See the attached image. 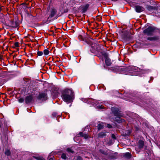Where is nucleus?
Instances as JSON below:
<instances>
[{
	"label": "nucleus",
	"mask_w": 160,
	"mask_h": 160,
	"mask_svg": "<svg viewBox=\"0 0 160 160\" xmlns=\"http://www.w3.org/2000/svg\"><path fill=\"white\" fill-rule=\"evenodd\" d=\"M91 52H92V53H94V51H91Z\"/></svg>",
	"instance_id": "41"
},
{
	"label": "nucleus",
	"mask_w": 160,
	"mask_h": 160,
	"mask_svg": "<svg viewBox=\"0 0 160 160\" xmlns=\"http://www.w3.org/2000/svg\"><path fill=\"white\" fill-rule=\"evenodd\" d=\"M107 127L108 128H112V126L110 125V124H108L107 125Z\"/></svg>",
	"instance_id": "34"
},
{
	"label": "nucleus",
	"mask_w": 160,
	"mask_h": 160,
	"mask_svg": "<svg viewBox=\"0 0 160 160\" xmlns=\"http://www.w3.org/2000/svg\"><path fill=\"white\" fill-rule=\"evenodd\" d=\"M87 101L86 102H87L88 103H91V100L90 98L87 99H86Z\"/></svg>",
	"instance_id": "26"
},
{
	"label": "nucleus",
	"mask_w": 160,
	"mask_h": 160,
	"mask_svg": "<svg viewBox=\"0 0 160 160\" xmlns=\"http://www.w3.org/2000/svg\"><path fill=\"white\" fill-rule=\"evenodd\" d=\"M153 79V78H152V77L151 78V79Z\"/></svg>",
	"instance_id": "42"
},
{
	"label": "nucleus",
	"mask_w": 160,
	"mask_h": 160,
	"mask_svg": "<svg viewBox=\"0 0 160 160\" xmlns=\"http://www.w3.org/2000/svg\"><path fill=\"white\" fill-rule=\"evenodd\" d=\"M102 54L106 58H108V55L107 53L104 52H101Z\"/></svg>",
	"instance_id": "20"
},
{
	"label": "nucleus",
	"mask_w": 160,
	"mask_h": 160,
	"mask_svg": "<svg viewBox=\"0 0 160 160\" xmlns=\"http://www.w3.org/2000/svg\"><path fill=\"white\" fill-rule=\"evenodd\" d=\"M52 115L54 117H56L57 116V114L56 113L54 112L52 113Z\"/></svg>",
	"instance_id": "33"
},
{
	"label": "nucleus",
	"mask_w": 160,
	"mask_h": 160,
	"mask_svg": "<svg viewBox=\"0 0 160 160\" xmlns=\"http://www.w3.org/2000/svg\"><path fill=\"white\" fill-rule=\"evenodd\" d=\"M112 137L114 139H116V137L115 135L114 134H112Z\"/></svg>",
	"instance_id": "31"
},
{
	"label": "nucleus",
	"mask_w": 160,
	"mask_h": 160,
	"mask_svg": "<svg viewBox=\"0 0 160 160\" xmlns=\"http://www.w3.org/2000/svg\"><path fill=\"white\" fill-rule=\"evenodd\" d=\"M1 10H2L1 8L0 7V12L1 11Z\"/></svg>",
	"instance_id": "39"
},
{
	"label": "nucleus",
	"mask_w": 160,
	"mask_h": 160,
	"mask_svg": "<svg viewBox=\"0 0 160 160\" xmlns=\"http://www.w3.org/2000/svg\"><path fill=\"white\" fill-rule=\"evenodd\" d=\"M104 107L102 105H101V106L99 107V108L100 109H103V108Z\"/></svg>",
	"instance_id": "35"
},
{
	"label": "nucleus",
	"mask_w": 160,
	"mask_h": 160,
	"mask_svg": "<svg viewBox=\"0 0 160 160\" xmlns=\"http://www.w3.org/2000/svg\"><path fill=\"white\" fill-rule=\"evenodd\" d=\"M82 37V36L81 35H79L78 36V37Z\"/></svg>",
	"instance_id": "40"
},
{
	"label": "nucleus",
	"mask_w": 160,
	"mask_h": 160,
	"mask_svg": "<svg viewBox=\"0 0 160 160\" xmlns=\"http://www.w3.org/2000/svg\"><path fill=\"white\" fill-rule=\"evenodd\" d=\"M144 8L141 6L137 5L135 7V10L136 12H140L144 10Z\"/></svg>",
	"instance_id": "9"
},
{
	"label": "nucleus",
	"mask_w": 160,
	"mask_h": 160,
	"mask_svg": "<svg viewBox=\"0 0 160 160\" xmlns=\"http://www.w3.org/2000/svg\"><path fill=\"white\" fill-rule=\"evenodd\" d=\"M147 39L149 41H158L159 39V37L158 36H154L153 37H148Z\"/></svg>",
	"instance_id": "10"
},
{
	"label": "nucleus",
	"mask_w": 160,
	"mask_h": 160,
	"mask_svg": "<svg viewBox=\"0 0 160 160\" xmlns=\"http://www.w3.org/2000/svg\"><path fill=\"white\" fill-rule=\"evenodd\" d=\"M57 11L54 8H51L50 11V14L48 19H49V18L53 17L57 13Z\"/></svg>",
	"instance_id": "7"
},
{
	"label": "nucleus",
	"mask_w": 160,
	"mask_h": 160,
	"mask_svg": "<svg viewBox=\"0 0 160 160\" xmlns=\"http://www.w3.org/2000/svg\"><path fill=\"white\" fill-rule=\"evenodd\" d=\"M98 129L99 130L102 129L104 127V125L103 123H99L98 126Z\"/></svg>",
	"instance_id": "13"
},
{
	"label": "nucleus",
	"mask_w": 160,
	"mask_h": 160,
	"mask_svg": "<svg viewBox=\"0 0 160 160\" xmlns=\"http://www.w3.org/2000/svg\"><path fill=\"white\" fill-rule=\"evenodd\" d=\"M125 156L128 158H130L131 157V154L129 152H127L125 154Z\"/></svg>",
	"instance_id": "21"
},
{
	"label": "nucleus",
	"mask_w": 160,
	"mask_h": 160,
	"mask_svg": "<svg viewBox=\"0 0 160 160\" xmlns=\"http://www.w3.org/2000/svg\"><path fill=\"white\" fill-rule=\"evenodd\" d=\"M47 94L45 93H40L38 97V99L39 100H45L47 99Z\"/></svg>",
	"instance_id": "6"
},
{
	"label": "nucleus",
	"mask_w": 160,
	"mask_h": 160,
	"mask_svg": "<svg viewBox=\"0 0 160 160\" xmlns=\"http://www.w3.org/2000/svg\"><path fill=\"white\" fill-rule=\"evenodd\" d=\"M83 137H84L85 139H87L88 138V136L86 134H84Z\"/></svg>",
	"instance_id": "30"
},
{
	"label": "nucleus",
	"mask_w": 160,
	"mask_h": 160,
	"mask_svg": "<svg viewBox=\"0 0 160 160\" xmlns=\"http://www.w3.org/2000/svg\"><path fill=\"white\" fill-rule=\"evenodd\" d=\"M89 5L88 4H86L84 7L83 8V10L84 11H86L87 10L88 8L89 7Z\"/></svg>",
	"instance_id": "18"
},
{
	"label": "nucleus",
	"mask_w": 160,
	"mask_h": 160,
	"mask_svg": "<svg viewBox=\"0 0 160 160\" xmlns=\"http://www.w3.org/2000/svg\"><path fill=\"white\" fill-rule=\"evenodd\" d=\"M33 99V97L32 95H30L26 97L25 99V102L26 104H28L31 102Z\"/></svg>",
	"instance_id": "8"
},
{
	"label": "nucleus",
	"mask_w": 160,
	"mask_h": 160,
	"mask_svg": "<svg viewBox=\"0 0 160 160\" xmlns=\"http://www.w3.org/2000/svg\"><path fill=\"white\" fill-rule=\"evenodd\" d=\"M33 158L38 160H44V158L41 156H34Z\"/></svg>",
	"instance_id": "14"
},
{
	"label": "nucleus",
	"mask_w": 160,
	"mask_h": 160,
	"mask_svg": "<svg viewBox=\"0 0 160 160\" xmlns=\"http://www.w3.org/2000/svg\"><path fill=\"white\" fill-rule=\"evenodd\" d=\"M79 134L80 136L82 137H83L84 136V133H83L82 132H80L79 133Z\"/></svg>",
	"instance_id": "29"
},
{
	"label": "nucleus",
	"mask_w": 160,
	"mask_h": 160,
	"mask_svg": "<svg viewBox=\"0 0 160 160\" xmlns=\"http://www.w3.org/2000/svg\"><path fill=\"white\" fill-rule=\"evenodd\" d=\"M152 8H153L151 6H149L148 7V9L149 10L151 9H152Z\"/></svg>",
	"instance_id": "32"
},
{
	"label": "nucleus",
	"mask_w": 160,
	"mask_h": 160,
	"mask_svg": "<svg viewBox=\"0 0 160 160\" xmlns=\"http://www.w3.org/2000/svg\"><path fill=\"white\" fill-rule=\"evenodd\" d=\"M44 54L45 55H48L49 54V51L47 49H46L43 51Z\"/></svg>",
	"instance_id": "15"
},
{
	"label": "nucleus",
	"mask_w": 160,
	"mask_h": 160,
	"mask_svg": "<svg viewBox=\"0 0 160 160\" xmlns=\"http://www.w3.org/2000/svg\"><path fill=\"white\" fill-rule=\"evenodd\" d=\"M105 62L107 65L109 66L111 64L110 60L108 58H106L105 59Z\"/></svg>",
	"instance_id": "12"
},
{
	"label": "nucleus",
	"mask_w": 160,
	"mask_h": 160,
	"mask_svg": "<svg viewBox=\"0 0 160 160\" xmlns=\"http://www.w3.org/2000/svg\"><path fill=\"white\" fill-rule=\"evenodd\" d=\"M62 99L67 104L72 103L74 99V92L71 89L64 90L61 96Z\"/></svg>",
	"instance_id": "1"
},
{
	"label": "nucleus",
	"mask_w": 160,
	"mask_h": 160,
	"mask_svg": "<svg viewBox=\"0 0 160 160\" xmlns=\"http://www.w3.org/2000/svg\"><path fill=\"white\" fill-rule=\"evenodd\" d=\"M61 158L64 159H66L67 158L66 155L65 154L63 153L61 156Z\"/></svg>",
	"instance_id": "19"
},
{
	"label": "nucleus",
	"mask_w": 160,
	"mask_h": 160,
	"mask_svg": "<svg viewBox=\"0 0 160 160\" xmlns=\"http://www.w3.org/2000/svg\"><path fill=\"white\" fill-rule=\"evenodd\" d=\"M144 145V142L142 140H139L138 143L135 148L136 151L138 153L143 148Z\"/></svg>",
	"instance_id": "5"
},
{
	"label": "nucleus",
	"mask_w": 160,
	"mask_h": 160,
	"mask_svg": "<svg viewBox=\"0 0 160 160\" xmlns=\"http://www.w3.org/2000/svg\"><path fill=\"white\" fill-rule=\"evenodd\" d=\"M106 136V134L105 132H100L98 134V136L100 138H103Z\"/></svg>",
	"instance_id": "11"
},
{
	"label": "nucleus",
	"mask_w": 160,
	"mask_h": 160,
	"mask_svg": "<svg viewBox=\"0 0 160 160\" xmlns=\"http://www.w3.org/2000/svg\"><path fill=\"white\" fill-rule=\"evenodd\" d=\"M15 47H19V43L18 42H15L14 43Z\"/></svg>",
	"instance_id": "27"
},
{
	"label": "nucleus",
	"mask_w": 160,
	"mask_h": 160,
	"mask_svg": "<svg viewBox=\"0 0 160 160\" xmlns=\"http://www.w3.org/2000/svg\"><path fill=\"white\" fill-rule=\"evenodd\" d=\"M2 125V124L0 122V128H1V126Z\"/></svg>",
	"instance_id": "37"
},
{
	"label": "nucleus",
	"mask_w": 160,
	"mask_h": 160,
	"mask_svg": "<svg viewBox=\"0 0 160 160\" xmlns=\"http://www.w3.org/2000/svg\"><path fill=\"white\" fill-rule=\"evenodd\" d=\"M156 30V28L154 27L149 26L148 28L143 31L144 33L148 36H150L152 34L154 31Z\"/></svg>",
	"instance_id": "3"
},
{
	"label": "nucleus",
	"mask_w": 160,
	"mask_h": 160,
	"mask_svg": "<svg viewBox=\"0 0 160 160\" xmlns=\"http://www.w3.org/2000/svg\"><path fill=\"white\" fill-rule=\"evenodd\" d=\"M67 151H68V152H71V153H73V151L70 148H68L67 149Z\"/></svg>",
	"instance_id": "24"
},
{
	"label": "nucleus",
	"mask_w": 160,
	"mask_h": 160,
	"mask_svg": "<svg viewBox=\"0 0 160 160\" xmlns=\"http://www.w3.org/2000/svg\"><path fill=\"white\" fill-rule=\"evenodd\" d=\"M75 160H82V158L80 156L77 157Z\"/></svg>",
	"instance_id": "25"
},
{
	"label": "nucleus",
	"mask_w": 160,
	"mask_h": 160,
	"mask_svg": "<svg viewBox=\"0 0 160 160\" xmlns=\"http://www.w3.org/2000/svg\"><path fill=\"white\" fill-rule=\"evenodd\" d=\"M111 110L113 113L114 116H116L114 119V120L117 121L118 123L124 122L125 120L124 119H121L120 118L122 116L121 111L116 108L112 107L111 108Z\"/></svg>",
	"instance_id": "2"
},
{
	"label": "nucleus",
	"mask_w": 160,
	"mask_h": 160,
	"mask_svg": "<svg viewBox=\"0 0 160 160\" xmlns=\"http://www.w3.org/2000/svg\"><path fill=\"white\" fill-rule=\"evenodd\" d=\"M49 160H53V159L52 158H51L49 159Z\"/></svg>",
	"instance_id": "36"
},
{
	"label": "nucleus",
	"mask_w": 160,
	"mask_h": 160,
	"mask_svg": "<svg viewBox=\"0 0 160 160\" xmlns=\"http://www.w3.org/2000/svg\"><path fill=\"white\" fill-rule=\"evenodd\" d=\"M43 53L41 51H38L37 52V54L39 56H41L43 55Z\"/></svg>",
	"instance_id": "23"
},
{
	"label": "nucleus",
	"mask_w": 160,
	"mask_h": 160,
	"mask_svg": "<svg viewBox=\"0 0 160 160\" xmlns=\"http://www.w3.org/2000/svg\"><path fill=\"white\" fill-rule=\"evenodd\" d=\"M127 68V70L128 71V74L130 75H134V72H136L137 71L136 69L137 67L134 66H129Z\"/></svg>",
	"instance_id": "4"
},
{
	"label": "nucleus",
	"mask_w": 160,
	"mask_h": 160,
	"mask_svg": "<svg viewBox=\"0 0 160 160\" xmlns=\"http://www.w3.org/2000/svg\"><path fill=\"white\" fill-rule=\"evenodd\" d=\"M18 101L20 103H22L24 101V99L23 98H20L18 99Z\"/></svg>",
	"instance_id": "22"
},
{
	"label": "nucleus",
	"mask_w": 160,
	"mask_h": 160,
	"mask_svg": "<svg viewBox=\"0 0 160 160\" xmlns=\"http://www.w3.org/2000/svg\"><path fill=\"white\" fill-rule=\"evenodd\" d=\"M99 151L100 152H101L102 153L105 155H107L108 153L107 152H106L102 149H100L99 150Z\"/></svg>",
	"instance_id": "16"
},
{
	"label": "nucleus",
	"mask_w": 160,
	"mask_h": 160,
	"mask_svg": "<svg viewBox=\"0 0 160 160\" xmlns=\"http://www.w3.org/2000/svg\"><path fill=\"white\" fill-rule=\"evenodd\" d=\"M148 70H143L142 72L143 73H146L148 72Z\"/></svg>",
	"instance_id": "28"
},
{
	"label": "nucleus",
	"mask_w": 160,
	"mask_h": 160,
	"mask_svg": "<svg viewBox=\"0 0 160 160\" xmlns=\"http://www.w3.org/2000/svg\"><path fill=\"white\" fill-rule=\"evenodd\" d=\"M112 1H117V0H112Z\"/></svg>",
	"instance_id": "38"
},
{
	"label": "nucleus",
	"mask_w": 160,
	"mask_h": 160,
	"mask_svg": "<svg viewBox=\"0 0 160 160\" xmlns=\"http://www.w3.org/2000/svg\"><path fill=\"white\" fill-rule=\"evenodd\" d=\"M5 154L7 156H9L11 154V152L10 150H7L5 151Z\"/></svg>",
	"instance_id": "17"
}]
</instances>
